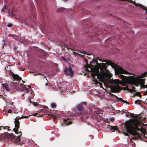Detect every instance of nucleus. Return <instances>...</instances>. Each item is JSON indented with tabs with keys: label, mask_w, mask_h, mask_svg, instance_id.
Returning a JSON list of instances; mask_svg holds the SVG:
<instances>
[{
	"label": "nucleus",
	"mask_w": 147,
	"mask_h": 147,
	"mask_svg": "<svg viewBox=\"0 0 147 147\" xmlns=\"http://www.w3.org/2000/svg\"><path fill=\"white\" fill-rule=\"evenodd\" d=\"M7 26L9 27H11L12 26V24L11 23H9L7 24Z\"/></svg>",
	"instance_id": "nucleus-15"
},
{
	"label": "nucleus",
	"mask_w": 147,
	"mask_h": 147,
	"mask_svg": "<svg viewBox=\"0 0 147 147\" xmlns=\"http://www.w3.org/2000/svg\"><path fill=\"white\" fill-rule=\"evenodd\" d=\"M32 103L33 105L36 107H37V105H38L37 103L35 102H33Z\"/></svg>",
	"instance_id": "nucleus-14"
},
{
	"label": "nucleus",
	"mask_w": 147,
	"mask_h": 147,
	"mask_svg": "<svg viewBox=\"0 0 147 147\" xmlns=\"http://www.w3.org/2000/svg\"><path fill=\"white\" fill-rule=\"evenodd\" d=\"M140 101V100H137L135 101V103H138L137 102V101Z\"/></svg>",
	"instance_id": "nucleus-18"
},
{
	"label": "nucleus",
	"mask_w": 147,
	"mask_h": 147,
	"mask_svg": "<svg viewBox=\"0 0 147 147\" xmlns=\"http://www.w3.org/2000/svg\"><path fill=\"white\" fill-rule=\"evenodd\" d=\"M66 123L67 125H69L70 124H71L72 123L71 122V121L69 119H67L66 120Z\"/></svg>",
	"instance_id": "nucleus-12"
},
{
	"label": "nucleus",
	"mask_w": 147,
	"mask_h": 147,
	"mask_svg": "<svg viewBox=\"0 0 147 147\" xmlns=\"http://www.w3.org/2000/svg\"><path fill=\"white\" fill-rule=\"evenodd\" d=\"M20 86L21 88V89L22 91H25V92L27 93L28 91V88L26 86H25L23 84H20Z\"/></svg>",
	"instance_id": "nucleus-8"
},
{
	"label": "nucleus",
	"mask_w": 147,
	"mask_h": 147,
	"mask_svg": "<svg viewBox=\"0 0 147 147\" xmlns=\"http://www.w3.org/2000/svg\"><path fill=\"white\" fill-rule=\"evenodd\" d=\"M2 85L3 86V87H4L5 89L8 91L9 90V89L8 88V86L6 84H2Z\"/></svg>",
	"instance_id": "nucleus-10"
},
{
	"label": "nucleus",
	"mask_w": 147,
	"mask_h": 147,
	"mask_svg": "<svg viewBox=\"0 0 147 147\" xmlns=\"http://www.w3.org/2000/svg\"><path fill=\"white\" fill-rule=\"evenodd\" d=\"M20 122L18 119H16L15 121V126L16 128L13 129V130L16 134H18V129L19 127Z\"/></svg>",
	"instance_id": "nucleus-7"
},
{
	"label": "nucleus",
	"mask_w": 147,
	"mask_h": 147,
	"mask_svg": "<svg viewBox=\"0 0 147 147\" xmlns=\"http://www.w3.org/2000/svg\"><path fill=\"white\" fill-rule=\"evenodd\" d=\"M37 114V113H35V114H34L33 115L36 116Z\"/></svg>",
	"instance_id": "nucleus-21"
},
{
	"label": "nucleus",
	"mask_w": 147,
	"mask_h": 147,
	"mask_svg": "<svg viewBox=\"0 0 147 147\" xmlns=\"http://www.w3.org/2000/svg\"><path fill=\"white\" fill-rule=\"evenodd\" d=\"M140 121L139 117L136 116L134 119L130 120L126 122L125 125L127 131L131 134L140 137L137 131H140L143 134L145 137L147 138L146 136L147 135V133L146 132L145 129L141 127L140 129L138 127L140 125Z\"/></svg>",
	"instance_id": "nucleus-2"
},
{
	"label": "nucleus",
	"mask_w": 147,
	"mask_h": 147,
	"mask_svg": "<svg viewBox=\"0 0 147 147\" xmlns=\"http://www.w3.org/2000/svg\"><path fill=\"white\" fill-rule=\"evenodd\" d=\"M51 107L52 108H55L56 107V104L55 103H52L51 104Z\"/></svg>",
	"instance_id": "nucleus-11"
},
{
	"label": "nucleus",
	"mask_w": 147,
	"mask_h": 147,
	"mask_svg": "<svg viewBox=\"0 0 147 147\" xmlns=\"http://www.w3.org/2000/svg\"><path fill=\"white\" fill-rule=\"evenodd\" d=\"M73 54L75 56H77L78 55H79V54L77 53L74 52L73 53Z\"/></svg>",
	"instance_id": "nucleus-17"
},
{
	"label": "nucleus",
	"mask_w": 147,
	"mask_h": 147,
	"mask_svg": "<svg viewBox=\"0 0 147 147\" xmlns=\"http://www.w3.org/2000/svg\"><path fill=\"white\" fill-rule=\"evenodd\" d=\"M146 12H147V11H146Z\"/></svg>",
	"instance_id": "nucleus-26"
},
{
	"label": "nucleus",
	"mask_w": 147,
	"mask_h": 147,
	"mask_svg": "<svg viewBox=\"0 0 147 147\" xmlns=\"http://www.w3.org/2000/svg\"><path fill=\"white\" fill-rule=\"evenodd\" d=\"M28 86V87H29V88H30V86Z\"/></svg>",
	"instance_id": "nucleus-24"
},
{
	"label": "nucleus",
	"mask_w": 147,
	"mask_h": 147,
	"mask_svg": "<svg viewBox=\"0 0 147 147\" xmlns=\"http://www.w3.org/2000/svg\"><path fill=\"white\" fill-rule=\"evenodd\" d=\"M106 64L105 63H99L95 61H92L90 64H87L85 66L86 69L88 71L92 72V76L94 78L95 76L105 85L107 84H115L116 85L112 86L111 89L113 92H118L121 89L119 84H122L121 81L118 79L111 80L110 78L111 77V74L107 69Z\"/></svg>",
	"instance_id": "nucleus-1"
},
{
	"label": "nucleus",
	"mask_w": 147,
	"mask_h": 147,
	"mask_svg": "<svg viewBox=\"0 0 147 147\" xmlns=\"http://www.w3.org/2000/svg\"><path fill=\"white\" fill-rule=\"evenodd\" d=\"M19 132V133H20L21 134L20 135H21V134H22L21 133V132Z\"/></svg>",
	"instance_id": "nucleus-25"
},
{
	"label": "nucleus",
	"mask_w": 147,
	"mask_h": 147,
	"mask_svg": "<svg viewBox=\"0 0 147 147\" xmlns=\"http://www.w3.org/2000/svg\"><path fill=\"white\" fill-rule=\"evenodd\" d=\"M102 62H105L108 65H111V67L115 69V73L116 74L118 75L121 74H128V72L126 70L123 69L121 67L119 66H116V65L110 61L104 60Z\"/></svg>",
	"instance_id": "nucleus-4"
},
{
	"label": "nucleus",
	"mask_w": 147,
	"mask_h": 147,
	"mask_svg": "<svg viewBox=\"0 0 147 147\" xmlns=\"http://www.w3.org/2000/svg\"><path fill=\"white\" fill-rule=\"evenodd\" d=\"M147 19V18H146Z\"/></svg>",
	"instance_id": "nucleus-27"
},
{
	"label": "nucleus",
	"mask_w": 147,
	"mask_h": 147,
	"mask_svg": "<svg viewBox=\"0 0 147 147\" xmlns=\"http://www.w3.org/2000/svg\"><path fill=\"white\" fill-rule=\"evenodd\" d=\"M143 87H145V88H147V85H144L143 86Z\"/></svg>",
	"instance_id": "nucleus-19"
},
{
	"label": "nucleus",
	"mask_w": 147,
	"mask_h": 147,
	"mask_svg": "<svg viewBox=\"0 0 147 147\" xmlns=\"http://www.w3.org/2000/svg\"><path fill=\"white\" fill-rule=\"evenodd\" d=\"M65 73L69 76H71L73 74V71L72 70L71 67H66L64 70Z\"/></svg>",
	"instance_id": "nucleus-6"
},
{
	"label": "nucleus",
	"mask_w": 147,
	"mask_h": 147,
	"mask_svg": "<svg viewBox=\"0 0 147 147\" xmlns=\"http://www.w3.org/2000/svg\"><path fill=\"white\" fill-rule=\"evenodd\" d=\"M11 75L14 80H21V78L17 74H15L13 73H11Z\"/></svg>",
	"instance_id": "nucleus-9"
},
{
	"label": "nucleus",
	"mask_w": 147,
	"mask_h": 147,
	"mask_svg": "<svg viewBox=\"0 0 147 147\" xmlns=\"http://www.w3.org/2000/svg\"><path fill=\"white\" fill-rule=\"evenodd\" d=\"M5 138L6 139H10L12 141L16 143L20 142V140L19 136H16L13 134L7 133L5 134Z\"/></svg>",
	"instance_id": "nucleus-5"
},
{
	"label": "nucleus",
	"mask_w": 147,
	"mask_h": 147,
	"mask_svg": "<svg viewBox=\"0 0 147 147\" xmlns=\"http://www.w3.org/2000/svg\"><path fill=\"white\" fill-rule=\"evenodd\" d=\"M61 11V10H60V9H58L57 11L58 12H60Z\"/></svg>",
	"instance_id": "nucleus-22"
},
{
	"label": "nucleus",
	"mask_w": 147,
	"mask_h": 147,
	"mask_svg": "<svg viewBox=\"0 0 147 147\" xmlns=\"http://www.w3.org/2000/svg\"><path fill=\"white\" fill-rule=\"evenodd\" d=\"M27 117L26 116H25V117H24V116H22L21 117V118H26V117Z\"/></svg>",
	"instance_id": "nucleus-20"
},
{
	"label": "nucleus",
	"mask_w": 147,
	"mask_h": 147,
	"mask_svg": "<svg viewBox=\"0 0 147 147\" xmlns=\"http://www.w3.org/2000/svg\"><path fill=\"white\" fill-rule=\"evenodd\" d=\"M6 9V7L5 6H4L1 10L2 12H4L5 10Z\"/></svg>",
	"instance_id": "nucleus-13"
},
{
	"label": "nucleus",
	"mask_w": 147,
	"mask_h": 147,
	"mask_svg": "<svg viewBox=\"0 0 147 147\" xmlns=\"http://www.w3.org/2000/svg\"><path fill=\"white\" fill-rule=\"evenodd\" d=\"M147 75V72L142 73V75L137 77L131 76L126 77L123 75H120L119 77L122 79L123 82L125 83H128L131 85H135L137 86L140 85L141 87L144 85L145 79L142 78Z\"/></svg>",
	"instance_id": "nucleus-3"
},
{
	"label": "nucleus",
	"mask_w": 147,
	"mask_h": 147,
	"mask_svg": "<svg viewBox=\"0 0 147 147\" xmlns=\"http://www.w3.org/2000/svg\"><path fill=\"white\" fill-rule=\"evenodd\" d=\"M12 110L11 109H9L7 111V113H10L11 112Z\"/></svg>",
	"instance_id": "nucleus-16"
},
{
	"label": "nucleus",
	"mask_w": 147,
	"mask_h": 147,
	"mask_svg": "<svg viewBox=\"0 0 147 147\" xmlns=\"http://www.w3.org/2000/svg\"><path fill=\"white\" fill-rule=\"evenodd\" d=\"M62 59L64 60H65V58H64V57H62Z\"/></svg>",
	"instance_id": "nucleus-23"
}]
</instances>
